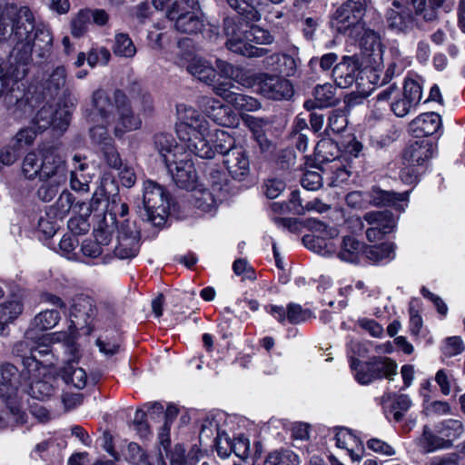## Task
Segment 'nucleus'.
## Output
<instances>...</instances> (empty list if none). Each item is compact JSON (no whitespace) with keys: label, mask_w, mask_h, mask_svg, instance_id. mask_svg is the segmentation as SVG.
I'll return each mask as SVG.
<instances>
[{"label":"nucleus","mask_w":465,"mask_h":465,"mask_svg":"<svg viewBox=\"0 0 465 465\" xmlns=\"http://www.w3.org/2000/svg\"><path fill=\"white\" fill-rule=\"evenodd\" d=\"M34 28L35 16L29 7H18L5 0H0V42H6L12 36L15 41L8 58L7 71L15 80L27 74L33 52L30 35Z\"/></svg>","instance_id":"nucleus-1"},{"label":"nucleus","mask_w":465,"mask_h":465,"mask_svg":"<svg viewBox=\"0 0 465 465\" xmlns=\"http://www.w3.org/2000/svg\"><path fill=\"white\" fill-rule=\"evenodd\" d=\"M113 99L103 89L93 93V108L86 114V119L91 123L111 124L114 120V112L118 114L117 124L114 134L122 136L125 132L136 130L141 126V120L132 109L130 101L125 93L121 89L114 92Z\"/></svg>","instance_id":"nucleus-2"},{"label":"nucleus","mask_w":465,"mask_h":465,"mask_svg":"<svg viewBox=\"0 0 465 465\" xmlns=\"http://www.w3.org/2000/svg\"><path fill=\"white\" fill-rule=\"evenodd\" d=\"M223 31L227 40L225 46L232 53L246 57H262L269 52L267 48L254 45H270L273 42L271 33L247 19L241 21L239 17H225L223 21Z\"/></svg>","instance_id":"nucleus-3"},{"label":"nucleus","mask_w":465,"mask_h":465,"mask_svg":"<svg viewBox=\"0 0 465 465\" xmlns=\"http://www.w3.org/2000/svg\"><path fill=\"white\" fill-rule=\"evenodd\" d=\"M65 160L55 146L29 152L22 161L21 171L25 178L34 180L46 177L51 172L65 164Z\"/></svg>","instance_id":"nucleus-4"},{"label":"nucleus","mask_w":465,"mask_h":465,"mask_svg":"<svg viewBox=\"0 0 465 465\" xmlns=\"http://www.w3.org/2000/svg\"><path fill=\"white\" fill-rule=\"evenodd\" d=\"M143 203V208L139 211L141 219L155 227L163 226L170 209L168 195L164 189L153 181H147L144 183Z\"/></svg>","instance_id":"nucleus-5"},{"label":"nucleus","mask_w":465,"mask_h":465,"mask_svg":"<svg viewBox=\"0 0 465 465\" xmlns=\"http://www.w3.org/2000/svg\"><path fill=\"white\" fill-rule=\"evenodd\" d=\"M366 0H348L339 6L331 18V25L341 34L359 35L363 29Z\"/></svg>","instance_id":"nucleus-6"},{"label":"nucleus","mask_w":465,"mask_h":465,"mask_svg":"<svg viewBox=\"0 0 465 465\" xmlns=\"http://www.w3.org/2000/svg\"><path fill=\"white\" fill-rule=\"evenodd\" d=\"M351 367L354 371L356 381L362 385L370 384L384 377L392 380V377L397 373L395 361L382 356H374L367 361L353 358Z\"/></svg>","instance_id":"nucleus-7"},{"label":"nucleus","mask_w":465,"mask_h":465,"mask_svg":"<svg viewBox=\"0 0 465 465\" xmlns=\"http://www.w3.org/2000/svg\"><path fill=\"white\" fill-rule=\"evenodd\" d=\"M128 205L121 201L119 194H114L106 206L104 218L99 227L94 231V240L104 249L108 255L113 248L110 247L114 232L118 228L117 216L124 218L128 214Z\"/></svg>","instance_id":"nucleus-8"},{"label":"nucleus","mask_w":465,"mask_h":465,"mask_svg":"<svg viewBox=\"0 0 465 465\" xmlns=\"http://www.w3.org/2000/svg\"><path fill=\"white\" fill-rule=\"evenodd\" d=\"M44 95L49 99L57 98V106L74 109L77 99L74 95V86L67 81V72L64 66L54 68L45 80Z\"/></svg>","instance_id":"nucleus-9"},{"label":"nucleus","mask_w":465,"mask_h":465,"mask_svg":"<svg viewBox=\"0 0 465 465\" xmlns=\"http://www.w3.org/2000/svg\"><path fill=\"white\" fill-rule=\"evenodd\" d=\"M97 314L94 301L85 294H78L73 299L70 309L71 326L84 331L90 335L94 330L93 322Z\"/></svg>","instance_id":"nucleus-10"},{"label":"nucleus","mask_w":465,"mask_h":465,"mask_svg":"<svg viewBox=\"0 0 465 465\" xmlns=\"http://www.w3.org/2000/svg\"><path fill=\"white\" fill-rule=\"evenodd\" d=\"M73 110L63 106H58L54 110L53 105L46 103L37 111L32 124L39 133L46 130L52 124L54 128L63 130L68 126Z\"/></svg>","instance_id":"nucleus-11"},{"label":"nucleus","mask_w":465,"mask_h":465,"mask_svg":"<svg viewBox=\"0 0 465 465\" xmlns=\"http://www.w3.org/2000/svg\"><path fill=\"white\" fill-rule=\"evenodd\" d=\"M256 81L260 94L268 99L288 100L293 95L292 84L281 76L260 74Z\"/></svg>","instance_id":"nucleus-12"},{"label":"nucleus","mask_w":465,"mask_h":465,"mask_svg":"<svg viewBox=\"0 0 465 465\" xmlns=\"http://www.w3.org/2000/svg\"><path fill=\"white\" fill-rule=\"evenodd\" d=\"M174 183L182 189H190L196 182V170L192 160L183 153L175 161L165 163Z\"/></svg>","instance_id":"nucleus-13"},{"label":"nucleus","mask_w":465,"mask_h":465,"mask_svg":"<svg viewBox=\"0 0 465 465\" xmlns=\"http://www.w3.org/2000/svg\"><path fill=\"white\" fill-rule=\"evenodd\" d=\"M394 102L391 104V111L396 116L403 117L420 103L421 99V87L413 80L406 81L402 92L394 95Z\"/></svg>","instance_id":"nucleus-14"},{"label":"nucleus","mask_w":465,"mask_h":465,"mask_svg":"<svg viewBox=\"0 0 465 465\" xmlns=\"http://www.w3.org/2000/svg\"><path fill=\"white\" fill-rule=\"evenodd\" d=\"M223 163L232 179L242 182L251 173L250 156L247 150L240 145L223 158Z\"/></svg>","instance_id":"nucleus-15"},{"label":"nucleus","mask_w":465,"mask_h":465,"mask_svg":"<svg viewBox=\"0 0 465 465\" xmlns=\"http://www.w3.org/2000/svg\"><path fill=\"white\" fill-rule=\"evenodd\" d=\"M361 64L357 55H345L332 69L331 77L340 88H349L356 82Z\"/></svg>","instance_id":"nucleus-16"},{"label":"nucleus","mask_w":465,"mask_h":465,"mask_svg":"<svg viewBox=\"0 0 465 465\" xmlns=\"http://www.w3.org/2000/svg\"><path fill=\"white\" fill-rule=\"evenodd\" d=\"M66 180L67 168L65 163L51 172L46 177L39 179L41 184L36 191L38 199L45 203L52 201L57 195Z\"/></svg>","instance_id":"nucleus-17"},{"label":"nucleus","mask_w":465,"mask_h":465,"mask_svg":"<svg viewBox=\"0 0 465 465\" xmlns=\"http://www.w3.org/2000/svg\"><path fill=\"white\" fill-rule=\"evenodd\" d=\"M234 85L229 84H221L215 86L214 91L217 95L223 97L229 104L236 110L242 112H253L260 108L259 101L252 96L237 93Z\"/></svg>","instance_id":"nucleus-18"},{"label":"nucleus","mask_w":465,"mask_h":465,"mask_svg":"<svg viewBox=\"0 0 465 465\" xmlns=\"http://www.w3.org/2000/svg\"><path fill=\"white\" fill-rule=\"evenodd\" d=\"M68 351L71 356L61 369V376L67 384L71 383L77 389H83L87 381L86 372L77 366L78 355L74 345L68 346Z\"/></svg>","instance_id":"nucleus-19"},{"label":"nucleus","mask_w":465,"mask_h":465,"mask_svg":"<svg viewBox=\"0 0 465 465\" xmlns=\"http://www.w3.org/2000/svg\"><path fill=\"white\" fill-rule=\"evenodd\" d=\"M366 198L373 206H395L396 209L403 211L402 202L407 200L408 193H397L373 186L366 192Z\"/></svg>","instance_id":"nucleus-20"},{"label":"nucleus","mask_w":465,"mask_h":465,"mask_svg":"<svg viewBox=\"0 0 465 465\" xmlns=\"http://www.w3.org/2000/svg\"><path fill=\"white\" fill-rule=\"evenodd\" d=\"M153 143L164 164L175 161V158H178L180 154L183 156V148L178 145L171 134L159 133L154 134Z\"/></svg>","instance_id":"nucleus-21"},{"label":"nucleus","mask_w":465,"mask_h":465,"mask_svg":"<svg viewBox=\"0 0 465 465\" xmlns=\"http://www.w3.org/2000/svg\"><path fill=\"white\" fill-rule=\"evenodd\" d=\"M207 132L197 131L183 135V130L178 132L181 140L186 143L187 148L195 155L203 159H213L215 156V150L205 139Z\"/></svg>","instance_id":"nucleus-22"},{"label":"nucleus","mask_w":465,"mask_h":465,"mask_svg":"<svg viewBox=\"0 0 465 465\" xmlns=\"http://www.w3.org/2000/svg\"><path fill=\"white\" fill-rule=\"evenodd\" d=\"M4 104L9 114L17 120L26 117L32 112V105L24 98L23 91L18 86L6 93Z\"/></svg>","instance_id":"nucleus-23"},{"label":"nucleus","mask_w":465,"mask_h":465,"mask_svg":"<svg viewBox=\"0 0 465 465\" xmlns=\"http://www.w3.org/2000/svg\"><path fill=\"white\" fill-rule=\"evenodd\" d=\"M393 5L396 9H390L386 14L387 27L393 32L406 34L411 28L412 15L399 2H393Z\"/></svg>","instance_id":"nucleus-24"},{"label":"nucleus","mask_w":465,"mask_h":465,"mask_svg":"<svg viewBox=\"0 0 465 465\" xmlns=\"http://www.w3.org/2000/svg\"><path fill=\"white\" fill-rule=\"evenodd\" d=\"M34 43L35 53L40 60H47L53 52V35L45 25H35Z\"/></svg>","instance_id":"nucleus-25"},{"label":"nucleus","mask_w":465,"mask_h":465,"mask_svg":"<svg viewBox=\"0 0 465 465\" xmlns=\"http://www.w3.org/2000/svg\"><path fill=\"white\" fill-rule=\"evenodd\" d=\"M268 65L274 66L273 69L286 77L297 76L300 74L299 57L287 54H273L266 59Z\"/></svg>","instance_id":"nucleus-26"},{"label":"nucleus","mask_w":465,"mask_h":465,"mask_svg":"<svg viewBox=\"0 0 465 465\" xmlns=\"http://www.w3.org/2000/svg\"><path fill=\"white\" fill-rule=\"evenodd\" d=\"M205 15L203 10L192 12L190 15L177 16L171 20L176 31L182 34L196 35L204 28Z\"/></svg>","instance_id":"nucleus-27"},{"label":"nucleus","mask_w":465,"mask_h":465,"mask_svg":"<svg viewBox=\"0 0 465 465\" xmlns=\"http://www.w3.org/2000/svg\"><path fill=\"white\" fill-rule=\"evenodd\" d=\"M432 156V144L426 140L415 141L408 145L403 159L411 165H420Z\"/></svg>","instance_id":"nucleus-28"},{"label":"nucleus","mask_w":465,"mask_h":465,"mask_svg":"<svg viewBox=\"0 0 465 465\" xmlns=\"http://www.w3.org/2000/svg\"><path fill=\"white\" fill-rule=\"evenodd\" d=\"M203 174L213 192L223 194L229 191V174L218 165L206 163L203 167Z\"/></svg>","instance_id":"nucleus-29"},{"label":"nucleus","mask_w":465,"mask_h":465,"mask_svg":"<svg viewBox=\"0 0 465 465\" xmlns=\"http://www.w3.org/2000/svg\"><path fill=\"white\" fill-rule=\"evenodd\" d=\"M24 369L21 371L23 381L25 383L42 378L46 372V367L54 364L50 359L40 360L37 357H29L22 361Z\"/></svg>","instance_id":"nucleus-30"},{"label":"nucleus","mask_w":465,"mask_h":465,"mask_svg":"<svg viewBox=\"0 0 465 465\" xmlns=\"http://www.w3.org/2000/svg\"><path fill=\"white\" fill-rule=\"evenodd\" d=\"M365 244L353 236H344L341 242L338 257L347 262L357 263L361 252H364Z\"/></svg>","instance_id":"nucleus-31"},{"label":"nucleus","mask_w":465,"mask_h":465,"mask_svg":"<svg viewBox=\"0 0 465 465\" xmlns=\"http://www.w3.org/2000/svg\"><path fill=\"white\" fill-rule=\"evenodd\" d=\"M441 125L440 114L430 112L419 115L411 122V126L418 134L429 136L435 134Z\"/></svg>","instance_id":"nucleus-32"},{"label":"nucleus","mask_w":465,"mask_h":465,"mask_svg":"<svg viewBox=\"0 0 465 465\" xmlns=\"http://www.w3.org/2000/svg\"><path fill=\"white\" fill-rule=\"evenodd\" d=\"M363 219L371 227H377L383 233L391 232L396 225L394 216L390 211L368 212L363 215Z\"/></svg>","instance_id":"nucleus-33"},{"label":"nucleus","mask_w":465,"mask_h":465,"mask_svg":"<svg viewBox=\"0 0 465 465\" xmlns=\"http://www.w3.org/2000/svg\"><path fill=\"white\" fill-rule=\"evenodd\" d=\"M139 247L138 232L133 231L131 238L118 236L117 244L113 248L112 252L119 259H129L137 255Z\"/></svg>","instance_id":"nucleus-34"},{"label":"nucleus","mask_w":465,"mask_h":465,"mask_svg":"<svg viewBox=\"0 0 465 465\" xmlns=\"http://www.w3.org/2000/svg\"><path fill=\"white\" fill-rule=\"evenodd\" d=\"M112 52L115 56L133 58L137 53L136 46L126 33H116L112 43Z\"/></svg>","instance_id":"nucleus-35"},{"label":"nucleus","mask_w":465,"mask_h":465,"mask_svg":"<svg viewBox=\"0 0 465 465\" xmlns=\"http://www.w3.org/2000/svg\"><path fill=\"white\" fill-rule=\"evenodd\" d=\"M445 0L436 2L434 0H411L416 15L420 16L426 22H433L438 19L439 9Z\"/></svg>","instance_id":"nucleus-36"},{"label":"nucleus","mask_w":465,"mask_h":465,"mask_svg":"<svg viewBox=\"0 0 465 465\" xmlns=\"http://www.w3.org/2000/svg\"><path fill=\"white\" fill-rule=\"evenodd\" d=\"M187 71L199 81L211 84L215 77V69L205 60L193 59L187 66Z\"/></svg>","instance_id":"nucleus-37"},{"label":"nucleus","mask_w":465,"mask_h":465,"mask_svg":"<svg viewBox=\"0 0 465 465\" xmlns=\"http://www.w3.org/2000/svg\"><path fill=\"white\" fill-rule=\"evenodd\" d=\"M201 10L203 9L200 0H175L167 8L165 16L168 20H173L177 16L180 17Z\"/></svg>","instance_id":"nucleus-38"},{"label":"nucleus","mask_w":465,"mask_h":465,"mask_svg":"<svg viewBox=\"0 0 465 465\" xmlns=\"http://www.w3.org/2000/svg\"><path fill=\"white\" fill-rule=\"evenodd\" d=\"M420 443L424 452L429 453L437 450L450 448L452 446V439H446L440 434H433L430 431L429 428L425 426Z\"/></svg>","instance_id":"nucleus-39"},{"label":"nucleus","mask_w":465,"mask_h":465,"mask_svg":"<svg viewBox=\"0 0 465 465\" xmlns=\"http://www.w3.org/2000/svg\"><path fill=\"white\" fill-rule=\"evenodd\" d=\"M181 130H183V135L197 131L207 132L208 124L197 111L189 109L186 111L184 122L180 125L177 133Z\"/></svg>","instance_id":"nucleus-40"},{"label":"nucleus","mask_w":465,"mask_h":465,"mask_svg":"<svg viewBox=\"0 0 465 465\" xmlns=\"http://www.w3.org/2000/svg\"><path fill=\"white\" fill-rule=\"evenodd\" d=\"M336 88L331 84H318L313 90V96L318 103V108L334 106L339 103L336 97Z\"/></svg>","instance_id":"nucleus-41"},{"label":"nucleus","mask_w":465,"mask_h":465,"mask_svg":"<svg viewBox=\"0 0 465 465\" xmlns=\"http://www.w3.org/2000/svg\"><path fill=\"white\" fill-rule=\"evenodd\" d=\"M298 462L299 458L293 451L280 449L269 452L263 460V465H296Z\"/></svg>","instance_id":"nucleus-42"},{"label":"nucleus","mask_w":465,"mask_h":465,"mask_svg":"<svg viewBox=\"0 0 465 465\" xmlns=\"http://www.w3.org/2000/svg\"><path fill=\"white\" fill-rule=\"evenodd\" d=\"M214 145L213 149L215 153H219L223 157L234 148H238L241 144L237 143L236 139L229 133L223 130H216L214 133Z\"/></svg>","instance_id":"nucleus-43"},{"label":"nucleus","mask_w":465,"mask_h":465,"mask_svg":"<svg viewBox=\"0 0 465 465\" xmlns=\"http://www.w3.org/2000/svg\"><path fill=\"white\" fill-rule=\"evenodd\" d=\"M226 2L238 14L233 17H239L241 21L247 19L249 23H255L261 19V15L255 7L244 0H226Z\"/></svg>","instance_id":"nucleus-44"},{"label":"nucleus","mask_w":465,"mask_h":465,"mask_svg":"<svg viewBox=\"0 0 465 465\" xmlns=\"http://www.w3.org/2000/svg\"><path fill=\"white\" fill-rule=\"evenodd\" d=\"M91 24L87 8L79 10L71 19V35L76 38L84 36L88 32Z\"/></svg>","instance_id":"nucleus-45"},{"label":"nucleus","mask_w":465,"mask_h":465,"mask_svg":"<svg viewBox=\"0 0 465 465\" xmlns=\"http://www.w3.org/2000/svg\"><path fill=\"white\" fill-rule=\"evenodd\" d=\"M395 245L392 242H385L380 245H373L364 249L365 256L373 262H379L385 259L394 257Z\"/></svg>","instance_id":"nucleus-46"},{"label":"nucleus","mask_w":465,"mask_h":465,"mask_svg":"<svg viewBox=\"0 0 465 465\" xmlns=\"http://www.w3.org/2000/svg\"><path fill=\"white\" fill-rule=\"evenodd\" d=\"M170 465H190L186 457V450L181 443H176L170 450L165 452ZM157 465H167L163 456L162 450L159 451Z\"/></svg>","instance_id":"nucleus-47"},{"label":"nucleus","mask_w":465,"mask_h":465,"mask_svg":"<svg viewBox=\"0 0 465 465\" xmlns=\"http://www.w3.org/2000/svg\"><path fill=\"white\" fill-rule=\"evenodd\" d=\"M27 422L28 415L23 409H0V429Z\"/></svg>","instance_id":"nucleus-48"},{"label":"nucleus","mask_w":465,"mask_h":465,"mask_svg":"<svg viewBox=\"0 0 465 465\" xmlns=\"http://www.w3.org/2000/svg\"><path fill=\"white\" fill-rule=\"evenodd\" d=\"M35 346V331H26L23 340L17 341L13 346L12 352L15 356L20 357L22 361L33 356Z\"/></svg>","instance_id":"nucleus-49"},{"label":"nucleus","mask_w":465,"mask_h":465,"mask_svg":"<svg viewBox=\"0 0 465 465\" xmlns=\"http://www.w3.org/2000/svg\"><path fill=\"white\" fill-rule=\"evenodd\" d=\"M23 312V303L14 299L0 304V322L5 326L15 320Z\"/></svg>","instance_id":"nucleus-50"},{"label":"nucleus","mask_w":465,"mask_h":465,"mask_svg":"<svg viewBox=\"0 0 465 465\" xmlns=\"http://www.w3.org/2000/svg\"><path fill=\"white\" fill-rule=\"evenodd\" d=\"M60 320V314L55 310H45L38 313L32 322L39 331H47L54 328Z\"/></svg>","instance_id":"nucleus-51"},{"label":"nucleus","mask_w":465,"mask_h":465,"mask_svg":"<svg viewBox=\"0 0 465 465\" xmlns=\"http://www.w3.org/2000/svg\"><path fill=\"white\" fill-rule=\"evenodd\" d=\"M208 116L217 124L222 126L232 125L236 120L235 114L228 106L218 105L213 106L208 111Z\"/></svg>","instance_id":"nucleus-52"},{"label":"nucleus","mask_w":465,"mask_h":465,"mask_svg":"<svg viewBox=\"0 0 465 465\" xmlns=\"http://www.w3.org/2000/svg\"><path fill=\"white\" fill-rule=\"evenodd\" d=\"M436 432L446 439H452L453 441L462 434L463 426L460 420L450 419L439 423Z\"/></svg>","instance_id":"nucleus-53"},{"label":"nucleus","mask_w":465,"mask_h":465,"mask_svg":"<svg viewBox=\"0 0 465 465\" xmlns=\"http://www.w3.org/2000/svg\"><path fill=\"white\" fill-rule=\"evenodd\" d=\"M124 456L125 460L133 465H150L146 451L135 442L127 445Z\"/></svg>","instance_id":"nucleus-54"},{"label":"nucleus","mask_w":465,"mask_h":465,"mask_svg":"<svg viewBox=\"0 0 465 465\" xmlns=\"http://www.w3.org/2000/svg\"><path fill=\"white\" fill-rule=\"evenodd\" d=\"M218 201H221V199H217L213 192L209 190L199 191L194 194L195 207L205 213L214 210Z\"/></svg>","instance_id":"nucleus-55"},{"label":"nucleus","mask_w":465,"mask_h":465,"mask_svg":"<svg viewBox=\"0 0 465 465\" xmlns=\"http://www.w3.org/2000/svg\"><path fill=\"white\" fill-rule=\"evenodd\" d=\"M130 94L133 99L137 101L141 106V110L145 114H151L153 110V102L151 94L143 90L137 84L134 83L130 87Z\"/></svg>","instance_id":"nucleus-56"},{"label":"nucleus","mask_w":465,"mask_h":465,"mask_svg":"<svg viewBox=\"0 0 465 465\" xmlns=\"http://www.w3.org/2000/svg\"><path fill=\"white\" fill-rule=\"evenodd\" d=\"M29 384V391L28 393L35 399L37 400H45L52 395L54 391L53 386L42 380V378H38L36 380H33L28 382Z\"/></svg>","instance_id":"nucleus-57"},{"label":"nucleus","mask_w":465,"mask_h":465,"mask_svg":"<svg viewBox=\"0 0 465 465\" xmlns=\"http://www.w3.org/2000/svg\"><path fill=\"white\" fill-rule=\"evenodd\" d=\"M312 312L308 309H302L298 303L291 302L287 305V319L291 324H299L310 319Z\"/></svg>","instance_id":"nucleus-58"},{"label":"nucleus","mask_w":465,"mask_h":465,"mask_svg":"<svg viewBox=\"0 0 465 465\" xmlns=\"http://www.w3.org/2000/svg\"><path fill=\"white\" fill-rule=\"evenodd\" d=\"M35 127H26L21 129L13 138L12 143L18 149L22 150L25 146H30L34 143L38 130Z\"/></svg>","instance_id":"nucleus-59"},{"label":"nucleus","mask_w":465,"mask_h":465,"mask_svg":"<svg viewBox=\"0 0 465 465\" xmlns=\"http://www.w3.org/2000/svg\"><path fill=\"white\" fill-rule=\"evenodd\" d=\"M74 196L70 192L63 191L54 206L55 215L61 219L66 216L70 210L74 208Z\"/></svg>","instance_id":"nucleus-60"},{"label":"nucleus","mask_w":465,"mask_h":465,"mask_svg":"<svg viewBox=\"0 0 465 465\" xmlns=\"http://www.w3.org/2000/svg\"><path fill=\"white\" fill-rule=\"evenodd\" d=\"M106 123L99 122L98 124L90 128V136L94 143L104 146L110 145L114 143L106 129Z\"/></svg>","instance_id":"nucleus-61"},{"label":"nucleus","mask_w":465,"mask_h":465,"mask_svg":"<svg viewBox=\"0 0 465 465\" xmlns=\"http://www.w3.org/2000/svg\"><path fill=\"white\" fill-rule=\"evenodd\" d=\"M50 338L47 335H42L36 337L35 335V346H34V357H37L40 360L50 359L53 361V354L50 346Z\"/></svg>","instance_id":"nucleus-62"},{"label":"nucleus","mask_w":465,"mask_h":465,"mask_svg":"<svg viewBox=\"0 0 465 465\" xmlns=\"http://www.w3.org/2000/svg\"><path fill=\"white\" fill-rule=\"evenodd\" d=\"M0 381L19 387L24 381L22 373L11 363L2 365Z\"/></svg>","instance_id":"nucleus-63"},{"label":"nucleus","mask_w":465,"mask_h":465,"mask_svg":"<svg viewBox=\"0 0 465 465\" xmlns=\"http://www.w3.org/2000/svg\"><path fill=\"white\" fill-rule=\"evenodd\" d=\"M302 242L309 250L318 254L324 256L330 253L328 242L324 237L305 235L302 238Z\"/></svg>","instance_id":"nucleus-64"}]
</instances>
